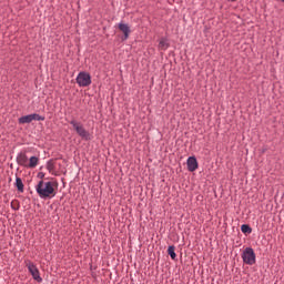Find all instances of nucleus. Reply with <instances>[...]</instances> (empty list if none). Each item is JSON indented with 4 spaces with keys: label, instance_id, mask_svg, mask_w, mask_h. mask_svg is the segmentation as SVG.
<instances>
[{
    "label": "nucleus",
    "instance_id": "f257e3e1",
    "mask_svg": "<svg viewBox=\"0 0 284 284\" xmlns=\"http://www.w3.org/2000/svg\"><path fill=\"white\" fill-rule=\"evenodd\" d=\"M37 193L41 199H52L57 195L54 191V183L53 182H44L43 180L39 181L37 187Z\"/></svg>",
    "mask_w": 284,
    "mask_h": 284
},
{
    "label": "nucleus",
    "instance_id": "f03ea898",
    "mask_svg": "<svg viewBox=\"0 0 284 284\" xmlns=\"http://www.w3.org/2000/svg\"><path fill=\"white\" fill-rule=\"evenodd\" d=\"M70 125L73 126V130L77 131V134L81 136L84 141H90L92 135L89 133L88 130L81 124V122H77L75 120L70 121Z\"/></svg>",
    "mask_w": 284,
    "mask_h": 284
},
{
    "label": "nucleus",
    "instance_id": "7ed1b4c3",
    "mask_svg": "<svg viewBox=\"0 0 284 284\" xmlns=\"http://www.w3.org/2000/svg\"><path fill=\"white\" fill-rule=\"evenodd\" d=\"M24 264L27 270H29L31 277H33L34 281H37L38 283L43 282V278H41L40 276V271L38 270L37 265L33 264V262L26 260Z\"/></svg>",
    "mask_w": 284,
    "mask_h": 284
},
{
    "label": "nucleus",
    "instance_id": "20e7f679",
    "mask_svg": "<svg viewBox=\"0 0 284 284\" xmlns=\"http://www.w3.org/2000/svg\"><path fill=\"white\" fill-rule=\"evenodd\" d=\"M242 260L243 263L247 265L256 264V254L254 253V250L252 247H246L245 251H243Z\"/></svg>",
    "mask_w": 284,
    "mask_h": 284
},
{
    "label": "nucleus",
    "instance_id": "39448f33",
    "mask_svg": "<svg viewBox=\"0 0 284 284\" xmlns=\"http://www.w3.org/2000/svg\"><path fill=\"white\" fill-rule=\"evenodd\" d=\"M77 83L79 88H88L90 84H92V78L87 72H81L77 77Z\"/></svg>",
    "mask_w": 284,
    "mask_h": 284
},
{
    "label": "nucleus",
    "instance_id": "423d86ee",
    "mask_svg": "<svg viewBox=\"0 0 284 284\" xmlns=\"http://www.w3.org/2000/svg\"><path fill=\"white\" fill-rule=\"evenodd\" d=\"M33 121H44V118L40 116V114H38V113H31L29 115L21 116L18 120L19 124H29Z\"/></svg>",
    "mask_w": 284,
    "mask_h": 284
},
{
    "label": "nucleus",
    "instance_id": "0eeeda50",
    "mask_svg": "<svg viewBox=\"0 0 284 284\" xmlns=\"http://www.w3.org/2000/svg\"><path fill=\"white\" fill-rule=\"evenodd\" d=\"M118 29L121 30V32L123 33L122 40L126 41L129 39L130 32H131L129 24L121 22L118 24Z\"/></svg>",
    "mask_w": 284,
    "mask_h": 284
},
{
    "label": "nucleus",
    "instance_id": "6e6552de",
    "mask_svg": "<svg viewBox=\"0 0 284 284\" xmlns=\"http://www.w3.org/2000/svg\"><path fill=\"white\" fill-rule=\"evenodd\" d=\"M186 166L189 169V172H196L199 168L196 158L194 156L189 158V160H186Z\"/></svg>",
    "mask_w": 284,
    "mask_h": 284
},
{
    "label": "nucleus",
    "instance_id": "1a4fd4ad",
    "mask_svg": "<svg viewBox=\"0 0 284 284\" xmlns=\"http://www.w3.org/2000/svg\"><path fill=\"white\" fill-rule=\"evenodd\" d=\"M38 162H39V159H38L37 156H31V158L29 159V162H27V163L23 165V168H26V169H34V168H37V165H38Z\"/></svg>",
    "mask_w": 284,
    "mask_h": 284
},
{
    "label": "nucleus",
    "instance_id": "9d476101",
    "mask_svg": "<svg viewBox=\"0 0 284 284\" xmlns=\"http://www.w3.org/2000/svg\"><path fill=\"white\" fill-rule=\"evenodd\" d=\"M30 159H28V155H26L24 153H19L17 156V163L18 165L24 166Z\"/></svg>",
    "mask_w": 284,
    "mask_h": 284
},
{
    "label": "nucleus",
    "instance_id": "9b49d317",
    "mask_svg": "<svg viewBox=\"0 0 284 284\" xmlns=\"http://www.w3.org/2000/svg\"><path fill=\"white\" fill-rule=\"evenodd\" d=\"M170 44L166 38H161L159 40L158 49L161 51H166L169 49Z\"/></svg>",
    "mask_w": 284,
    "mask_h": 284
},
{
    "label": "nucleus",
    "instance_id": "f8f14e48",
    "mask_svg": "<svg viewBox=\"0 0 284 284\" xmlns=\"http://www.w3.org/2000/svg\"><path fill=\"white\" fill-rule=\"evenodd\" d=\"M14 185H17L18 192H21V193L24 192V184L21 178H17V182L14 183Z\"/></svg>",
    "mask_w": 284,
    "mask_h": 284
},
{
    "label": "nucleus",
    "instance_id": "ddd939ff",
    "mask_svg": "<svg viewBox=\"0 0 284 284\" xmlns=\"http://www.w3.org/2000/svg\"><path fill=\"white\" fill-rule=\"evenodd\" d=\"M240 230L243 234H252V227L247 224H243L242 226H240Z\"/></svg>",
    "mask_w": 284,
    "mask_h": 284
},
{
    "label": "nucleus",
    "instance_id": "4468645a",
    "mask_svg": "<svg viewBox=\"0 0 284 284\" xmlns=\"http://www.w3.org/2000/svg\"><path fill=\"white\" fill-rule=\"evenodd\" d=\"M47 171L53 173L54 172V162L53 160H50L49 162H47Z\"/></svg>",
    "mask_w": 284,
    "mask_h": 284
},
{
    "label": "nucleus",
    "instance_id": "2eb2a0df",
    "mask_svg": "<svg viewBox=\"0 0 284 284\" xmlns=\"http://www.w3.org/2000/svg\"><path fill=\"white\" fill-rule=\"evenodd\" d=\"M168 252H169L171 260H173V261L176 260V253L174 252V246H169Z\"/></svg>",
    "mask_w": 284,
    "mask_h": 284
},
{
    "label": "nucleus",
    "instance_id": "dca6fc26",
    "mask_svg": "<svg viewBox=\"0 0 284 284\" xmlns=\"http://www.w3.org/2000/svg\"><path fill=\"white\" fill-rule=\"evenodd\" d=\"M13 205H16V201H11V209L18 210V207H16V206H13Z\"/></svg>",
    "mask_w": 284,
    "mask_h": 284
},
{
    "label": "nucleus",
    "instance_id": "f3484780",
    "mask_svg": "<svg viewBox=\"0 0 284 284\" xmlns=\"http://www.w3.org/2000/svg\"><path fill=\"white\" fill-rule=\"evenodd\" d=\"M231 2H235L236 0H230Z\"/></svg>",
    "mask_w": 284,
    "mask_h": 284
},
{
    "label": "nucleus",
    "instance_id": "a211bd4d",
    "mask_svg": "<svg viewBox=\"0 0 284 284\" xmlns=\"http://www.w3.org/2000/svg\"><path fill=\"white\" fill-rule=\"evenodd\" d=\"M284 3V0H281Z\"/></svg>",
    "mask_w": 284,
    "mask_h": 284
}]
</instances>
